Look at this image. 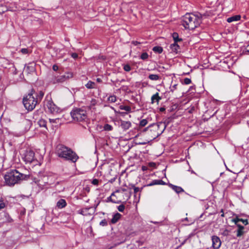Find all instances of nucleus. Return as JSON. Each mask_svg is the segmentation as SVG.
I'll return each instance as SVG.
<instances>
[{
	"instance_id": "obj_1",
	"label": "nucleus",
	"mask_w": 249,
	"mask_h": 249,
	"mask_svg": "<svg viewBox=\"0 0 249 249\" xmlns=\"http://www.w3.org/2000/svg\"><path fill=\"white\" fill-rule=\"evenodd\" d=\"M29 178V175L21 173L15 169L7 172L4 176L5 183L9 186L20 183L23 181L27 180Z\"/></svg>"
},
{
	"instance_id": "obj_2",
	"label": "nucleus",
	"mask_w": 249,
	"mask_h": 249,
	"mask_svg": "<svg viewBox=\"0 0 249 249\" xmlns=\"http://www.w3.org/2000/svg\"><path fill=\"white\" fill-rule=\"evenodd\" d=\"M55 154L59 158L75 163L79 159L78 156L71 148L62 144H58L55 147Z\"/></svg>"
},
{
	"instance_id": "obj_3",
	"label": "nucleus",
	"mask_w": 249,
	"mask_h": 249,
	"mask_svg": "<svg viewBox=\"0 0 249 249\" xmlns=\"http://www.w3.org/2000/svg\"><path fill=\"white\" fill-rule=\"evenodd\" d=\"M202 22V15L186 13L181 18V23L186 29L194 30L199 26Z\"/></svg>"
},
{
	"instance_id": "obj_4",
	"label": "nucleus",
	"mask_w": 249,
	"mask_h": 249,
	"mask_svg": "<svg viewBox=\"0 0 249 249\" xmlns=\"http://www.w3.org/2000/svg\"><path fill=\"white\" fill-rule=\"evenodd\" d=\"M35 90L32 89L27 95L24 96L22 99L23 105L28 111H31L35 109L38 103L37 99H36L34 94Z\"/></svg>"
},
{
	"instance_id": "obj_5",
	"label": "nucleus",
	"mask_w": 249,
	"mask_h": 249,
	"mask_svg": "<svg viewBox=\"0 0 249 249\" xmlns=\"http://www.w3.org/2000/svg\"><path fill=\"white\" fill-rule=\"evenodd\" d=\"M150 128V135L153 139H155L160 136L165 130L166 125L162 123L159 122L157 124H152L149 125Z\"/></svg>"
},
{
	"instance_id": "obj_6",
	"label": "nucleus",
	"mask_w": 249,
	"mask_h": 249,
	"mask_svg": "<svg viewBox=\"0 0 249 249\" xmlns=\"http://www.w3.org/2000/svg\"><path fill=\"white\" fill-rule=\"evenodd\" d=\"M72 119L77 122L87 121V113L86 110L81 108H73L71 112Z\"/></svg>"
},
{
	"instance_id": "obj_7",
	"label": "nucleus",
	"mask_w": 249,
	"mask_h": 249,
	"mask_svg": "<svg viewBox=\"0 0 249 249\" xmlns=\"http://www.w3.org/2000/svg\"><path fill=\"white\" fill-rule=\"evenodd\" d=\"M26 163H31L34 160L35 153L32 150H28L25 151L22 157Z\"/></svg>"
},
{
	"instance_id": "obj_8",
	"label": "nucleus",
	"mask_w": 249,
	"mask_h": 249,
	"mask_svg": "<svg viewBox=\"0 0 249 249\" xmlns=\"http://www.w3.org/2000/svg\"><path fill=\"white\" fill-rule=\"evenodd\" d=\"M72 77V74L71 72L66 73L64 75H60L58 76H54L53 79V84L56 83H62L70 78Z\"/></svg>"
},
{
	"instance_id": "obj_9",
	"label": "nucleus",
	"mask_w": 249,
	"mask_h": 249,
	"mask_svg": "<svg viewBox=\"0 0 249 249\" xmlns=\"http://www.w3.org/2000/svg\"><path fill=\"white\" fill-rule=\"evenodd\" d=\"M46 107L48 111L51 113L55 114L60 112V108L56 106L51 100L47 102Z\"/></svg>"
},
{
	"instance_id": "obj_10",
	"label": "nucleus",
	"mask_w": 249,
	"mask_h": 249,
	"mask_svg": "<svg viewBox=\"0 0 249 249\" xmlns=\"http://www.w3.org/2000/svg\"><path fill=\"white\" fill-rule=\"evenodd\" d=\"M212 246L213 249H218L221 245V241L219 237L216 235L212 236Z\"/></svg>"
},
{
	"instance_id": "obj_11",
	"label": "nucleus",
	"mask_w": 249,
	"mask_h": 249,
	"mask_svg": "<svg viewBox=\"0 0 249 249\" xmlns=\"http://www.w3.org/2000/svg\"><path fill=\"white\" fill-rule=\"evenodd\" d=\"M232 221L235 223L236 225H240L239 224V222H242L244 225H247L249 224L248 219L240 218L237 215L236 216V217L234 218Z\"/></svg>"
},
{
	"instance_id": "obj_12",
	"label": "nucleus",
	"mask_w": 249,
	"mask_h": 249,
	"mask_svg": "<svg viewBox=\"0 0 249 249\" xmlns=\"http://www.w3.org/2000/svg\"><path fill=\"white\" fill-rule=\"evenodd\" d=\"M120 126L124 130H127L131 126V123L129 121H124L123 120H120Z\"/></svg>"
},
{
	"instance_id": "obj_13",
	"label": "nucleus",
	"mask_w": 249,
	"mask_h": 249,
	"mask_svg": "<svg viewBox=\"0 0 249 249\" xmlns=\"http://www.w3.org/2000/svg\"><path fill=\"white\" fill-rule=\"evenodd\" d=\"M236 226L238 227L236 230V236L238 237H241L245 233V231H244L245 228L241 225H237Z\"/></svg>"
},
{
	"instance_id": "obj_14",
	"label": "nucleus",
	"mask_w": 249,
	"mask_h": 249,
	"mask_svg": "<svg viewBox=\"0 0 249 249\" xmlns=\"http://www.w3.org/2000/svg\"><path fill=\"white\" fill-rule=\"evenodd\" d=\"M168 186L177 194H179L184 191L183 189L180 186H178L171 183H169Z\"/></svg>"
},
{
	"instance_id": "obj_15",
	"label": "nucleus",
	"mask_w": 249,
	"mask_h": 249,
	"mask_svg": "<svg viewBox=\"0 0 249 249\" xmlns=\"http://www.w3.org/2000/svg\"><path fill=\"white\" fill-rule=\"evenodd\" d=\"M166 183L161 179H155L147 185V186H152L155 185H165Z\"/></svg>"
},
{
	"instance_id": "obj_16",
	"label": "nucleus",
	"mask_w": 249,
	"mask_h": 249,
	"mask_svg": "<svg viewBox=\"0 0 249 249\" xmlns=\"http://www.w3.org/2000/svg\"><path fill=\"white\" fill-rule=\"evenodd\" d=\"M35 66L36 64L34 62L28 63L26 66V69L28 73H30L35 71Z\"/></svg>"
},
{
	"instance_id": "obj_17",
	"label": "nucleus",
	"mask_w": 249,
	"mask_h": 249,
	"mask_svg": "<svg viewBox=\"0 0 249 249\" xmlns=\"http://www.w3.org/2000/svg\"><path fill=\"white\" fill-rule=\"evenodd\" d=\"M161 99V97L159 96L158 92L153 95L151 97V104H153L155 102H157L159 104L160 101Z\"/></svg>"
},
{
	"instance_id": "obj_18",
	"label": "nucleus",
	"mask_w": 249,
	"mask_h": 249,
	"mask_svg": "<svg viewBox=\"0 0 249 249\" xmlns=\"http://www.w3.org/2000/svg\"><path fill=\"white\" fill-rule=\"evenodd\" d=\"M170 48L172 50V51L176 53H178L180 49V47L177 43H174L171 44Z\"/></svg>"
},
{
	"instance_id": "obj_19",
	"label": "nucleus",
	"mask_w": 249,
	"mask_h": 249,
	"mask_svg": "<svg viewBox=\"0 0 249 249\" xmlns=\"http://www.w3.org/2000/svg\"><path fill=\"white\" fill-rule=\"evenodd\" d=\"M241 16L239 15H235L232 17H231L227 18V21L229 23L232 22L233 21H236L240 20Z\"/></svg>"
},
{
	"instance_id": "obj_20",
	"label": "nucleus",
	"mask_w": 249,
	"mask_h": 249,
	"mask_svg": "<svg viewBox=\"0 0 249 249\" xmlns=\"http://www.w3.org/2000/svg\"><path fill=\"white\" fill-rule=\"evenodd\" d=\"M121 214L118 213H116L115 214L113 215L112 218L111 220V223L112 224H115L120 219Z\"/></svg>"
},
{
	"instance_id": "obj_21",
	"label": "nucleus",
	"mask_w": 249,
	"mask_h": 249,
	"mask_svg": "<svg viewBox=\"0 0 249 249\" xmlns=\"http://www.w3.org/2000/svg\"><path fill=\"white\" fill-rule=\"evenodd\" d=\"M67 205L66 201L64 199H60L57 202L56 206L59 208H63L65 207Z\"/></svg>"
},
{
	"instance_id": "obj_22",
	"label": "nucleus",
	"mask_w": 249,
	"mask_h": 249,
	"mask_svg": "<svg viewBox=\"0 0 249 249\" xmlns=\"http://www.w3.org/2000/svg\"><path fill=\"white\" fill-rule=\"evenodd\" d=\"M131 187H130V189L132 188L134 190V196L136 197L137 193L141 192L142 190V188H140L139 187H136L134 184H130L129 185Z\"/></svg>"
},
{
	"instance_id": "obj_23",
	"label": "nucleus",
	"mask_w": 249,
	"mask_h": 249,
	"mask_svg": "<svg viewBox=\"0 0 249 249\" xmlns=\"http://www.w3.org/2000/svg\"><path fill=\"white\" fill-rule=\"evenodd\" d=\"M95 83L94 82L91 81H89L85 85L86 87L88 89H92L95 88Z\"/></svg>"
},
{
	"instance_id": "obj_24",
	"label": "nucleus",
	"mask_w": 249,
	"mask_h": 249,
	"mask_svg": "<svg viewBox=\"0 0 249 249\" xmlns=\"http://www.w3.org/2000/svg\"><path fill=\"white\" fill-rule=\"evenodd\" d=\"M172 37L174 40V43H178L179 41H181L182 39L180 38H179L178 35L177 33L174 32L172 34Z\"/></svg>"
},
{
	"instance_id": "obj_25",
	"label": "nucleus",
	"mask_w": 249,
	"mask_h": 249,
	"mask_svg": "<svg viewBox=\"0 0 249 249\" xmlns=\"http://www.w3.org/2000/svg\"><path fill=\"white\" fill-rule=\"evenodd\" d=\"M152 50L154 52L160 54L163 52V48L160 46H156L153 48Z\"/></svg>"
},
{
	"instance_id": "obj_26",
	"label": "nucleus",
	"mask_w": 249,
	"mask_h": 249,
	"mask_svg": "<svg viewBox=\"0 0 249 249\" xmlns=\"http://www.w3.org/2000/svg\"><path fill=\"white\" fill-rule=\"evenodd\" d=\"M90 208H85L79 210L77 211L78 213L82 214L83 215H86L87 214V212L90 209Z\"/></svg>"
},
{
	"instance_id": "obj_27",
	"label": "nucleus",
	"mask_w": 249,
	"mask_h": 249,
	"mask_svg": "<svg viewBox=\"0 0 249 249\" xmlns=\"http://www.w3.org/2000/svg\"><path fill=\"white\" fill-rule=\"evenodd\" d=\"M44 92H43L42 91H40L38 93V94H37L36 95V98H35L36 99H37L38 100V103H39V102H40V101L42 100V99L43 98V96H44Z\"/></svg>"
},
{
	"instance_id": "obj_28",
	"label": "nucleus",
	"mask_w": 249,
	"mask_h": 249,
	"mask_svg": "<svg viewBox=\"0 0 249 249\" xmlns=\"http://www.w3.org/2000/svg\"><path fill=\"white\" fill-rule=\"evenodd\" d=\"M160 76L158 74H151L148 76V78L151 80L157 81L160 79Z\"/></svg>"
},
{
	"instance_id": "obj_29",
	"label": "nucleus",
	"mask_w": 249,
	"mask_h": 249,
	"mask_svg": "<svg viewBox=\"0 0 249 249\" xmlns=\"http://www.w3.org/2000/svg\"><path fill=\"white\" fill-rule=\"evenodd\" d=\"M38 124L40 127H44L46 128L47 122L44 119H40L38 122Z\"/></svg>"
},
{
	"instance_id": "obj_30",
	"label": "nucleus",
	"mask_w": 249,
	"mask_h": 249,
	"mask_svg": "<svg viewBox=\"0 0 249 249\" xmlns=\"http://www.w3.org/2000/svg\"><path fill=\"white\" fill-rule=\"evenodd\" d=\"M148 56H149V55H148V53L146 52H144L141 54L140 57L141 59H142L143 60H146L148 59Z\"/></svg>"
},
{
	"instance_id": "obj_31",
	"label": "nucleus",
	"mask_w": 249,
	"mask_h": 249,
	"mask_svg": "<svg viewBox=\"0 0 249 249\" xmlns=\"http://www.w3.org/2000/svg\"><path fill=\"white\" fill-rule=\"evenodd\" d=\"M112 129V126L108 124H105L104 126V130L105 131H111Z\"/></svg>"
},
{
	"instance_id": "obj_32",
	"label": "nucleus",
	"mask_w": 249,
	"mask_h": 249,
	"mask_svg": "<svg viewBox=\"0 0 249 249\" xmlns=\"http://www.w3.org/2000/svg\"><path fill=\"white\" fill-rule=\"evenodd\" d=\"M108 101L110 103H114L116 101V96L115 95H110L108 98Z\"/></svg>"
},
{
	"instance_id": "obj_33",
	"label": "nucleus",
	"mask_w": 249,
	"mask_h": 249,
	"mask_svg": "<svg viewBox=\"0 0 249 249\" xmlns=\"http://www.w3.org/2000/svg\"><path fill=\"white\" fill-rule=\"evenodd\" d=\"M148 123V121L146 119H142L140 122V126L141 127H143L145 126Z\"/></svg>"
},
{
	"instance_id": "obj_34",
	"label": "nucleus",
	"mask_w": 249,
	"mask_h": 249,
	"mask_svg": "<svg viewBox=\"0 0 249 249\" xmlns=\"http://www.w3.org/2000/svg\"><path fill=\"white\" fill-rule=\"evenodd\" d=\"M124 229H125V227H124ZM132 229L131 227H127L126 229H125V234L126 235H130L132 233Z\"/></svg>"
},
{
	"instance_id": "obj_35",
	"label": "nucleus",
	"mask_w": 249,
	"mask_h": 249,
	"mask_svg": "<svg viewBox=\"0 0 249 249\" xmlns=\"http://www.w3.org/2000/svg\"><path fill=\"white\" fill-rule=\"evenodd\" d=\"M192 82V81L191 79L188 78H185L184 79L183 81L182 82V84L184 85H189L191 84Z\"/></svg>"
},
{
	"instance_id": "obj_36",
	"label": "nucleus",
	"mask_w": 249,
	"mask_h": 249,
	"mask_svg": "<svg viewBox=\"0 0 249 249\" xmlns=\"http://www.w3.org/2000/svg\"><path fill=\"white\" fill-rule=\"evenodd\" d=\"M91 183L93 185L97 186L99 184V180L97 178H94L92 180Z\"/></svg>"
},
{
	"instance_id": "obj_37",
	"label": "nucleus",
	"mask_w": 249,
	"mask_h": 249,
	"mask_svg": "<svg viewBox=\"0 0 249 249\" xmlns=\"http://www.w3.org/2000/svg\"><path fill=\"white\" fill-rule=\"evenodd\" d=\"M120 108L126 111H130L131 110V107L128 106H121Z\"/></svg>"
},
{
	"instance_id": "obj_38",
	"label": "nucleus",
	"mask_w": 249,
	"mask_h": 249,
	"mask_svg": "<svg viewBox=\"0 0 249 249\" xmlns=\"http://www.w3.org/2000/svg\"><path fill=\"white\" fill-rule=\"evenodd\" d=\"M123 69L126 71H129L131 70V67L128 64H125L124 65Z\"/></svg>"
},
{
	"instance_id": "obj_39",
	"label": "nucleus",
	"mask_w": 249,
	"mask_h": 249,
	"mask_svg": "<svg viewBox=\"0 0 249 249\" xmlns=\"http://www.w3.org/2000/svg\"><path fill=\"white\" fill-rule=\"evenodd\" d=\"M99 225L103 227L106 226L107 225V221L106 219H104L100 222Z\"/></svg>"
},
{
	"instance_id": "obj_40",
	"label": "nucleus",
	"mask_w": 249,
	"mask_h": 249,
	"mask_svg": "<svg viewBox=\"0 0 249 249\" xmlns=\"http://www.w3.org/2000/svg\"><path fill=\"white\" fill-rule=\"evenodd\" d=\"M117 209L120 212H123L124 210L125 206L124 205L122 204L118 206Z\"/></svg>"
},
{
	"instance_id": "obj_41",
	"label": "nucleus",
	"mask_w": 249,
	"mask_h": 249,
	"mask_svg": "<svg viewBox=\"0 0 249 249\" xmlns=\"http://www.w3.org/2000/svg\"><path fill=\"white\" fill-rule=\"evenodd\" d=\"M178 84H176L170 87V91L173 92L177 88Z\"/></svg>"
},
{
	"instance_id": "obj_42",
	"label": "nucleus",
	"mask_w": 249,
	"mask_h": 249,
	"mask_svg": "<svg viewBox=\"0 0 249 249\" xmlns=\"http://www.w3.org/2000/svg\"><path fill=\"white\" fill-rule=\"evenodd\" d=\"M20 52L24 54H28L29 53V51L27 48H22L20 50Z\"/></svg>"
},
{
	"instance_id": "obj_43",
	"label": "nucleus",
	"mask_w": 249,
	"mask_h": 249,
	"mask_svg": "<svg viewBox=\"0 0 249 249\" xmlns=\"http://www.w3.org/2000/svg\"><path fill=\"white\" fill-rule=\"evenodd\" d=\"M112 196H114V193H112L111 195L110 196H109L108 197H107V201H111V202H112L113 203H117L114 200H113L112 199L111 197H112Z\"/></svg>"
},
{
	"instance_id": "obj_44",
	"label": "nucleus",
	"mask_w": 249,
	"mask_h": 249,
	"mask_svg": "<svg viewBox=\"0 0 249 249\" xmlns=\"http://www.w3.org/2000/svg\"><path fill=\"white\" fill-rule=\"evenodd\" d=\"M196 109V107L195 106H191L190 108H189L188 112L190 113H193L194 111H195Z\"/></svg>"
},
{
	"instance_id": "obj_45",
	"label": "nucleus",
	"mask_w": 249,
	"mask_h": 249,
	"mask_svg": "<svg viewBox=\"0 0 249 249\" xmlns=\"http://www.w3.org/2000/svg\"><path fill=\"white\" fill-rule=\"evenodd\" d=\"M49 120L51 123L56 124L59 122V119L58 118H56V119H50Z\"/></svg>"
},
{
	"instance_id": "obj_46",
	"label": "nucleus",
	"mask_w": 249,
	"mask_h": 249,
	"mask_svg": "<svg viewBox=\"0 0 249 249\" xmlns=\"http://www.w3.org/2000/svg\"><path fill=\"white\" fill-rule=\"evenodd\" d=\"M148 142H149L148 141H147L146 142L141 141V142H136V144H138V145H145V144H147Z\"/></svg>"
},
{
	"instance_id": "obj_47",
	"label": "nucleus",
	"mask_w": 249,
	"mask_h": 249,
	"mask_svg": "<svg viewBox=\"0 0 249 249\" xmlns=\"http://www.w3.org/2000/svg\"><path fill=\"white\" fill-rule=\"evenodd\" d=\"M71 56L74 59H76L78 58V54L75 53H72Z\"/></svg>"
},
{
	"instance_id": "obj_48",
	"label": "nucleus",
	"mask_w": 249,
	"mask_h": 249,
	"mask_svg": "<svg viewBox=\"0 0 249 249\" xmlns=\"http://www.w3.org/2000/svg\"><path fill=\"white\" fill-rule=\"evenodd\" d=\"M131 43L133 45H134L135 46H136L138 44H141V43L140 42H138L137 41H132Z\"/></svg>"
},
{
	"instance_id": "obj_49",
	"label": "nucleus",
	"mask_w": 249,
	"mask_h": 249,
	"mask_svg": "<svg viewBox=\"0 0 249 249\" xmlns=\"http://www.w3.org/2000/svg\"><path fill=\"white\" fill-rule=\"evenodd\" d=\"M53 69L54 71H57L58 70V67L54 64L53 66Z\"/></svg>"
},
{
	"instance_id": "obj_50",
	"label": "nucleus",
	"mask_w": 249,
	"mask_h": 249,
	"mask_svg": "<svg viewBox=\"0 0 249 249\" xmlns=\"http://www.w3.org/2000/svg\"><path fill=\"white\" fill-rule=\"evenodd\" d=\"M119 114L122 117H124L125 115H128V114L126 112H120Z\"/></svg>"
},
{
	"instance_id": "obj_51",
	"label": "nucleus",
	"mask_w": 249,
	"mask_h": 249,
	"mask_svg": "<svg viewBox=\"0 0 249 249\" xmlns=\"http://www.w3.org/2000/svg\"><path fill=\"white\" fill-rule=\"evenodd\" d=\"M6 205L5 203L0 204V210H1L5 207Z\"/></svg>"
},
{
	"instance_id": "obj_52",
	"label": "nucleus",
	"mask_w": 249,
	"mask_h": 249,
	"mask_svg": "<svg viewBox=\"0 0 249 249\" xmlns=\"http://www.w3.org/2000/svg\"><path fill=\"white\" fill-rule=\"evenodd\" d=\"M228 232H229V231H228V230H225V231H224L223 233V234L224 235H226H226H228Z\"/></svg>"
},
{
	"instance_id": "obj_53",
	"label": "nucleus",
	"mask_w": 249,
	"mask_h": 249,
	"mask_svg": "<svg viewBox=\"0 0 249 249\" xmlns=\"http://www.w3.org/2000/svg\"><path fill=\"white\" fill-rule=\"evenodd\" d=\"M160 111V112H163L165 110V108L164 107H161L159 108Z\"/></svg>"
},
{
	"instance_id": "obj_54",
	"label": "nucleus",
	"mask_w": 249,
	"mask_h": 249,
	"mask_svg": "<svg viewBox=\"0 0 249 249\" xmlns=\"http://www.w3.org/2000/svg\"><path fill=\"white\" fill-rule=\"evenodd\" d=\"M186 240H187V239L184 240L183 241V242H182V243H181V244H180L179 246H178V247L177 248V249H178V248H179L180 247H181V246H182V245H183V244L186 242Z\"/></svg>"
},
{
	"instance_id": "obj_55",
	"label": "nucleus",
	"mask_w": 249,
	"mask_h": 249,
	"mask_svg": "<svg viewBox=\"0 0 249 249\" xmlns=\"http://www.w3.org/2000/svg\"><path fill=\"white\" fill-rule=\"evenodd\" d=\"M96 81L98 83H101L102 82V80L101 78H97L96 79Z\"/></svg>"
},
{
	"instance_id": "obj_56",
	"label": "nucleus",
	"mask_w": 249,
	"mask_h": 249,
	"mask_svg": "<svg viewBox=\"0 0 249 249\" xmlns=\"http://www.w3.org/2000/svg\"><path fill=\"white\" fill-rule=\"evenodd\" d=\"M4 203L3 202V199L2 197L0 196V204Z\"/></svg>"
},
{
	"instance_id": "obj_57",
	"label": "nucleus",
	"mask_w": 249,
	"mask_h": 249,
	"mask_svg": "<svg viewBox=\"0 0 249 249\" xmlns=\"http://www.w3.org/2000/svg\"><path fill=\"white\" fill-rule=\"evenodd\" d=\"M189 90L192 91L193 90H195V88L194 86H191L189 88Z\"/></svg>"
},
{
	"instance_id": "obj_58",
	"label": "nucleus",
	"mask_w": 249,
	"mask_h": 249,
	"mask_svg": "<svg viewBox=\"0 0 249 249\" xmlns=\"http://www.w3.org/2000/svg\"><path fill=\"white\" fill-rule=\"evenodd\" d=\"M246 50L249 53V44L246 47Z\"/></svg>"
},
{
	"instance_id": "obj_59",
	"label": "nucleus",
	"mask_w": 249,
	"mask_h": 249,
	"mask_svg": "<svg viewBox=\"0 0 249 249\" xmlns=\"http://www.w3.org/2000/svg\"><path fill=\"white\" fill-rule=\"evenodd\" d=\"M149 129L150 130V128H149V126H148V127H147L145 128L144 129H143V132H145V131H147V130H149Z\"/></svg>"
},
{
	"instance_id": "obj_60",
	"label": "nucleus",
	"mask_w": 249,
	"mask_h": 249,
	"mask_svg": "<svg viewBox=\"0 0 249 249\" xmlns=\"http://www.w3.org/2000/svg\"><path fill=\"white\" fill-rule=\"evenodd\" d=\"M142 168L143 171H145L147 169V168L144 166H142Z\"/></svg>"
},
{
	"instance_id": "obj_61",
	"label": "nucleus",
	"mask_w": 249,
	"mask_h": 249,
	"mask_svg": "<svg viewBox=\"0 0 249 249\" xmlns=\"http://www.w3.org/2000/svg\"><path fill=\"white\" fill-rule=\"evenodd\" d=\"M149 164L151 165V166H153V165H155V163L154 162H150L149 163Z\"/></svg>"
},
{
	"instance_id": "obj_62",
	"label": "nucleus",
	"mask_w": 249,
	"mask_h": 249,
	"mask_svg": "<svg viewBox=\"0 0 249 249\" xmlns=\"http://www.w3.org/2000/svg\"><path fill=\"white\" fill-rule=\"evenodd\" d=\"M221 217H224V213H222V214H221Z\"/></svg>"
},
{
	"instance_id": "obj_63",
	"label": "nucleus",
	"mask_w": 249,
	"mask_h": 249,
	"mask_svg": "<svg viewBox=\"0 0 249 249\" xmlns=\"http://www.w3.org/2000/svg\"><path fill=\"white\" fill-rule=\"evenodd\" d=\"M220 213H224V211L223 209H221V211H220Z\"/></svg>"
},
{
	"instance_id": "obj_64",
	"label": "nucleus",
	"mask_w": 249,
	"mask_h": 249,
	"mask_svg": "<svg viewBox=\"0 0 249 249\" xmlns=\"http://www.w3.org/2000/svg\"><path fill=\"white\" fill-rule=\"evenodd\" d=\"M184 220H188V218H187V217L185 218L184 219Z\"/></svg>"
}]
</instances>
